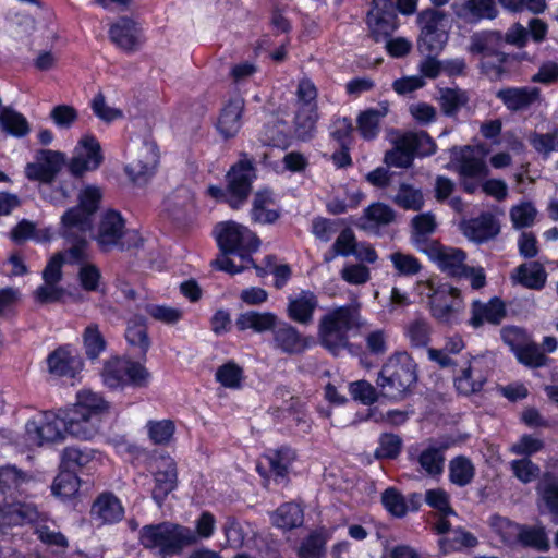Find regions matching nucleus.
<instances>
[{"label": "nucleus", "instance_id": "obj_1", "mask_svg": "<svg viewBox=\"0 0 558 558\" xmlns=\"http://www.w3.org/2000/svg\"><path fill=\"white\" fill-rule=\"evenodd\" d=\"M360 304L338 306L324 314L317 327L320 345L337 356L350 345L349 332L359 326Z\"/></svg>", "mask_w": 558, "mask_h": 558}, {"label": "nucleus", "instance_id": "obj_2", "mask_svg": "<svg viewBox=\"0 0 558 558\" xmlns=\"http://www.w3.org/2000/svg\"><path fill=\"white\" fill-rule=\"evenodd\" d=\"M93 238L102 253L129 252L143 246L141 234L129 229L125 218L114 209L101 213Z\"/></svg>", "mask_w": 558, "mask_h": 558}, {"label": "nucleus", "instance_id": "obj_3", "mask_svg": "<svg viewBox=\"0 0 558 558\" xmlns=\"http://www.w3.org/2000/svg\"><path fill=\"white\" fill-rule=\"evenodd\" d=\"M416 380V364L413 359L407 352H396L381 366L376 384L384 397L400 400Z\"/></svg>", "mask_w": 558, "mask_h": 558}, {"label": "nucleus", "instance_id": "obj_4", "mask_svg": "<svg viewBox=\"0 0 558 558\" xmlns=\"http://www.w3.org/2000/svg\"><path fill=\"white\" fill-rule=\"evenodd\" d=\"M140 541L145 548L157 549L162 558L179 555L184 547L197 543L193 530L172 522L145 525L140 532Z\"/></svg>", "mask_w": 558, "mask_h": 558}, {"label": "nucleus", "instance_id": "obj_5", "mask_svg": "<svg viewBox=\"0 0 558 558\" xmlns=\"http://www.w3.org/2000/svg\"><path fill=\"white\" fill-rule=\"evenodd\" d=\"M504 35L498 31H483L470 37L468 51L481 54V69L492 80H499L506 72L505 63L509 56L501 51Z\"/></svg>", "mask_w": 558, "mask_h": 558}, {"label": "nucleus", "instance_id": "obj_6", "mask_svg": "<svg viewBox=\"0 0 558 558\" xmlns=\"http://www.w3.org/2000/svg\"><path fill=\"white\" fill-rule=\"evenodd\" d=\"M215 238L223 254H238L243 262L253 264L251 254L259 247L258 236L247 227L235 221L219 222L214 230Z\"/></svg>", "mask_w": 558, "mask_h": 558}, {"label": "nucleus", "instance_id": "obj_7", "mask_svg": "<svg viewBox=\"0 0 558 558\" xmlns=\"http://www.w3.org/2000/svg\"><path fill=\"white\" fill-rule=\"evenodd\" d=\"M100 377L107 388L117 390L126 386H147L150 373L140 362L126 357L111 356L105 361Z\"/></svg>", "mask_w": 558, "mask_h": 558}, {"label": "nucleus", "instance_id": "obj_8", "mask_svg": "<svg viewBox=\"0 0 558 558\" xmlns=\"http://www.w3.org/2000/svg\"><path fill=\"white\" fill-rule=\"evenodd\" d=\"M421 295L429 301L432 316L439 323L452 325L464 310L460 291L448 284L436 286L433 281L420 284Z\"/></svg>", "mask_w": 558, "mask_h": 558}, {"label": "nucleus", "instance_id": "obj_9", "mask_svg": "<svg viewBox=\"0 0 558 558\" xmlns=\"http://www.w3.org/2000/svg\"><path fill=\"white\" fill-rule=\"evenodd\" d=\"M435 149V143L426 132H408L393 141V147L386 151L384 162L388 167L410 168L415 155L428 156Z\"/></svg>", "mask_w": 558, "mask_h": 558}, {"label": "nucleus", "instance_id": "obj_10", "mask_svg": "<svg viewBox=\"0 0 558 558\" xmlns=\"http://www.w3.org/2000/svg\"><path fill=\"white\" fill-rule=\"evenodd\" d=\"M102 191L95 185H87L78 193V206L69 209L62 216L63 227H66L68 236H72L75 230L87 232L92 229V216L97 211Z\"/></svg>", "mask_w": 558, "mask_h": 558}, {"label": "nucleus", "instance_id": "obj_11", "mask_svg": "<svg viewBox=\"0 0 558 558\" xmlns=\"http://www.w3.org/2000/svg\"><path fill=\"white\" fill-rule=\"evenodd\" d=\"M65 436L63 411L59 414L47 412L39 420L28 421L25 425V444L29 448L60 442Z\"/></svg>", "mask_w": 558, "mask_h": 558}, {"label": "nucleus", "instance_id": "obj_12", "mask_svg": "<svg viewBox=\"0 0 558 558\" xmlns=\"http://www.w3.org/2000/svg\"><path fill=\"white\" fill-rule=\"evenodd\" d=\"M456 390L463 396L480 392L487 381V372L481 357L465 353L458 365L451 367Z\"/></svg>", "mask_w": 558, "mask_h": 558}, {"label": "nucleus", "instance_id": "obj_13", "mask_svg": "<svg viewBox=\"0 0 558 558\" xmlns=\"http://www.w3.org/2000/svg\"><path fill=\"white\" fill-rule=\"evenodd\" d=\"M254 177L253 165L247 159H241L227 173V191L229 193L227 203L232 208H239L247 198Z\"/></svg>", "mask_w": 558, "mask_h": 558}, {"label": "nucleus", "instance_id": "obj_14", "mask_svg": "<svg viewBox=\"0 0 558 558\" xmlns=\"http://www.w3.org/2000/svg\"><path fill=\"white\" fill-rule=\"evenodd\" d=\"M157 162L158 153L156 145L146 142L134 149L124 170L134 183L144 184L154 174Z\"/></svg>", "mask_w": 558, "mask_h": 558}, {"label": "nucleus", "instance_id": "obj_15", "mask_svg": "<svg viewBox=\"0 0 558 558\" xmlns=\"http://www.w3.org/2000/svg\"><path fill=\"white\" fill-rule=\"evenodd\" d=\"M102 162L101 147L90 135L83 136L74 150L68 167L71 174L80 177L87 171L96 170Z\"/></svg>", "mask_w": 558, "mask_h": 558}, {"label": "nucleus", "instance_id": "obj_16", "mask_svg": "<svg viewBox=\"0 0 558 558\" xmlns=\"http://www.w3.org/2000/svg\"><path fill=\"white\" fill-rule=\"evenodd\" d=\"M313 344V338L301 333L294 326L278 322L272 331V347L287 355H302Z\"/></svg>", "mask_w": 558, "mask_h": 558}, {"label": "nucleus", "instance_id": "obj_17", "mask_svg": "<svg viewBox=\"0 0 558 558\" xmlns=\"http://www.w3.org/2000/svg\"><path fill=\"white\" fill-rule=\"evenodd\" d=\"M65 155L58 150L41 149L36 161L28 163L25 173L28 179L50 183L65 165Z\"/></svg>", "mask_w": 558, "mask_h": 558}, {"label": "nucleus", "instance_id": "obj_18", "mask_svg": "<svg viewBox=\"0 0 558 558\" xmlns=\"http://www.w3.org/2000/svg\"><path fill=\"white\" fill-rule=\"evenodd\" d=\"M368 25L375 40L390 36L397 28V14L390 0H373Z\"/></svg>", "mask_w": 558, "mask_h": 558}, {"label": "nucleus", "instance_id": "obj_19", "mask_svg": "<svg viewBox=\"0 0 558 558\" xmlns=\"http://www.w3.org/2000/svg\"><path fill=\"white\" fill-rule=\"evenodd\" d=\"M155 487L153 499L161 506L166 497L177 487L178 472L174 460L169 456H161L155 461Z\"/></svg>", "mask_w": 558, "mask_h": 558}, {"label": "nucleus", "instance_id": "obj_20", "mask_svg": "<svg viewBox=\"0 0 558 558\" xmlns=\"http://www.w3.org/2000/svg\"><path fill=\"white\" fill-rule=\"evenodd\" d=\"M66 435L82 440L94 438L100 429V417L76 408L63 411Z\"/></svg>", "mask_w": 558, "mask_h": 558}, {"label": "nucleus", "instance_id": "obj_21", "mask_svg": "<svg viewBox=\"0 0 558 558\" xmlns=\"http://www.w3.org/2000/svg\"><path fill=\"white\" fill-rule=\"evenodd\" d=\"M44 518L36 506L32 504L12 502L0 506V533L25 523H35Z\"/></svg>", "mask_w": 558, "mask_h": 558}, {"label": "nucleus", "instance_id": "obj_22", "mask_svg": "<svg viewBox=\"0 0 558 558\" xmlns=\"http://www.w3.org/2000/svg\"><path fill=\"white\" fill-rule=\"evenodd\" d=\"M459 229L470 241L484 243L499 234L500 223L493 214L482 213L475 218L462 220Z\"/></svg>", "mask_w": 558, "mask_h": 558}, {"label": "nucleus", "instance_id": "obj_23", "mask_svg": "<svg viewBox=\"0 0 558 558\" xmlns=\"http://www.w3.org/2000/svg\"><path fill=\"white\" fill-rule=\"evenodd\" d=\"M411 241L417 251L425 254H436L439 243L432 239L436 231L437 222L432 213H424L413 217L411 221Z\"/></svg>", "mask_w": 558, "mask_h": 558}, {"label": "nucleus", "instance_id": "obj_24", "mask_svg": "<svg viewBox=\"0 0 558 558\" xmlns=\"http://www.w3.org/2000/svg\"><path fill=\"white\" fill-rule=\"evenodd\" d=\"M456 170L461 178L483 180L489 174V169L478 148L464 146L456 158Z\"/></svg>", "mask_w": 558, "mask_h": 558}, {"label": "nucleus", "instance_id": "obj_25", "mask_svg": "<svg viewBox=\"0 0 558 558\" xmlns=\"http://www.w3.org/2000/svg\"><path fill=\"white\" fill-rule=\"evenodd\" d=\"M8 36L16 43H25L31 39L37 29L35 17L25 11L11 9L4 16Z\"/></svg>", "mask_w": 558, "mask_h": 558}, {"label": "nucleus", "instance_id": "obj_26", "mask_svg": "<svg viewBox=\"0 0 558 558\" xmlns=\"http://www.w3.org/2000/svg\"><path fill=\"white\" fill-rule=\"evenodd\" d=\"M496 97L511 111H521L527 109L533 104L539 101L541 92L537 87H507L499 89Z\"/></svg>", "mask_w": 558, "mask_h": 558}, {"label": "nucleus", "instance_id": "obj_27", "mask_svg": "<svg viewBox=\"0 0 558 558\" xmlns=\"http://www.w3.org/2000/svg\"><path fill=\"white\" fill-rule=\"evenodd\" d=\"M465 343L459 336H452L446 339L440 349H428L427 354L430 361L438 364L440 368H451L461 362L465 355L463 353Z\"/></svg>", "mask_w": 558, "mask_h": 558}, {"label": "nucleus", "instance_id": "obj_28", "mask_svg": "<svg viewBox=\"0 0 558 558\" xmlns=\"http://www.w3.org/2000/svg\"><path fill=\"white\" fill-rule=\"evenodd\" d=\"M317 306V296L311 291H302L298 296L289 299L288 316L298 324L310 325Z\"/></svg>", "mask_w": 558, "mask_h": 558}, {"label": "nucleus", "instance_id": "obj_29", "mask_svg": "<svg viewBox=\"0 0 558 558\" xmlns=\"http://www.w3.org/2000/svg\"><path fill=\"white\" fill-rule=\"evenodd\" d=\"M48 371L58 377H75L82 368V362L66 348H59L47 357Z\"/></svg>", "mask_w": 558, "mask_h": 558}, {"label": "nucleus", "instance_id": "obj_30", "mask_svg": "<svg viewBox=\"0 0 558 558\" xmlns=\"http://www.w3.org/2000/svg\"><path fill=\"white\" fill-rule=\"evenodd\" d=\"M278 316L271 312L247 311L241 313L235 319L240 331L253 330L257 333L274 331L278 325Z\"/></svg>", "mask_w": 558, "mask_h": 558}, {"label": "nucleus", "instance_id": "obj_31", "mask_svg": "<svg viewBox=\"0 0 558 558\" xmlns=\"http://www.w3.org/2000/svg\"><path fill=\"white\" fill-rule=\"evenodd\" d=\"M498 526L507 527L509 534L517 535L523 546L533 547L538 550H546L549 546L548 539L543 529L541 527H527L514 524L509 520H498Z\"/></svg>", "mask_w": 558, "mask_h": 558}, {"label": "nucleus", "instance_id": "obj_32", "mask_svg": "<svg viewBox=\"0 0 558 558\" xmlns=\"http://www.w3.org/2000/svg\"><path fill=\"white\" fill-rule=\"evenodd\" d=\"M428 256L437 260L440 269L451 277H462L466 274L468 267L464 265L465 253L460 248L437 246L436 254Z\"/></svg>", "mask_w": 558, "mask_h": 558}, {"label": "nucleus", "instance_id": "obj_33", "mask_svg": "<svg viewBox=\"0 0 558 558\" xmlns=\"http://www.w3.org/2000/svg\"><path fill=\"white\" fill-rule=\"evenodd\" d=\"M31 481L32 476L15 465L8 464L0 468V492L5 496L14 497L24 494Z\"/></svg>", "mask_w": 558, "mask_h": 558}, {"label": "nucleus", "instance_id": "obj_34", "mask_svg": "<svg viewBox=\"0 0 558 558\" xmlns=\"http://www.w3.org/2000/svg\"><path fill=\"white\" fill-rule=\"evenodd\" d=\"M166 206L174 220L185 221L194 215V195L189 189H178L167 198Z\"/></svg>", "mask_w": 558, "mask_h": 558}, {"label": "nucleus", "instance_id": "obj_35", "mask_svg": "<svg viewBox=\"0 0 558 558\" xmlns=\"http://www.w3.org/2000/svg\"><path fill=\"white\" fill-rule=\"evenodd\" d=\"M505 316V305L499 299H493L488 303L474 301L470 323L474 327H480L484 322L497 325Z\"/></svg>", "mask_w": 558, "mask_h": 558}, {"label": "nucleus", "instance_id": "obj_36", "mask_svg": "<svg viewBox=\"0 0 558 558\" xmlns=\"http://www.w3.org/2000/svg\"><path fill=\"white\" fill-rule=\"evenodd\" d=\"M138 34L137 24L128 17H121L109 31L111 40L124 50L136 48L138 45Z\"/></svg>", "mask_w": 558, "mask_h": 558}, {"label": "nucleus", "instance_id": "obj_37", "mask_svg": "<svg viewBox=\"0 0 558 558\" xmlns=\"http://www.w3.org/2000/svg\"><path fill=\"white\" fill-rule=\"evenodd\" d=\"M243 109L244 101L240 98L230 100L223 108L218 121V129L225 137H233L239 132Z\"/></svg>", "mask_w": 558, "mask_h": 558}, {"label": "nucleus", "instance_id": "obj_38", "mask_svg": "<svg viewBox=\"0 0 558 558\" xmlns=\"http://www.w3.org/2000/svg\"><path fill=\"white\" fill-rule=\"evenodd\" d=\"M469 99L468 93L459 87L439 88L437 97L440 109L447 117H456L468 105Z\"/></svg>", "mask_w": 558, "mask_h": 558}, {"label": "nucleus", "instance_id": "obj_39", "mask_svg": "<svg viewBox=\"0 0 558 558\" xmlns=\"http://www.w3.org/2000/svg\"><path fill=\"white\" fill-rule=\"evenodd\" d=\"M447 446L435 447L428 446L423 449L418 457L417 462L421 470L430 477L440 476L444 472L445 466V450Z\"/></svg>", "mask_w": 558, "mask_h": 558}, {"label": "nucleus", "instance_id": "obj_40", "mask_svg": "<svg viewBox=\"0 0 558 558\" xmlns=\"http://www.w3.org/2000/svg\"><path fill=\"white\" fill-rule=\"evenodd\" d=\"M475 476V466L465 456H457L449 461L448 477L451 484L464 487L472 483Z\"/></svg>", "mask_w": 558, "mask_h": 558}, {"label": "nucleus", "instance_id": "obj_41", "mask_svg": "<svg viewBox=\"0 0 558 558\" xmlns=\"http://www.w3.org/2000/svg\"><path fill=\"white\" fill-rule=\"evenodd\" d=\"M0 130L14 137H24L31 132L27 119L11 107L0 111Z\"/></svg>", "mask_w": 558, "mask_h": 558}, {"label": "nucleus", "instance_id": "obj_42", "mask_svg": "<svg viewBox=\"0 0 558 558\" xmlns=\"http://www.w3.org/2000/svg\"><path fill=\"white\" fill-rule=\"evenodd\" d=\"M547 274L544 267L536 262L522 264L515 269L513 279L529 289H542L546 282Z\"/></svg>", "mask_w": 558, "mask_h": 558}, {"label": "nucleus", "instance_id": "obj_43", "mask_svg": "<svg viewBox=\"0 0 558 558\" xmlns=\"http://www.w3.org/2000/svg\"><path fill=\"white\" fill-rule=\"evenodd\" d=\"M125 339L128 343L136 349L140 354L145 355L150 347L146 322L144 317H134L129 320L125 330Z\"/></svg>", "mask_w": 558, "mask_h": 558}, {"label": "nucleus", "instance_id": "obj_44", "mask_svg": "<svg viewBox=\"0 0 558 558\" xmlns=\"http://www.w3.org/2000/svg\"><path fill=\"white\" fill-rule=\"evenodd\" d=\"M74 408L87 412L96 417L107 413L110 409V403L100 395L90 389H83L77 392L76 402Z\"/></svg>", "mask_w": 558, "mask_h": 558}, {"label": "nucleus", "instance_id": "obj_45", "mask_svg": "<svg viewBox=\"0 0 558 558\" xmlns=\"http://www.w3.org/2000/svg\"><path fill=\"white\" fill-rule=\"evenodd\" d=\"M395 218L396 213L390 206L384 203H374L364 210L360 226L363 229H372L377 226L389 225Z\"/></svg>", "mask_w": 558, "mask_h": 558}, {"label": "nucleus", "instance_id": "obj_46", "mask_svg": "<svg viewBox=\"0 0 558 558\" xmlns=\"http://www.w3.org/2000/svg\"><path fill=\"white\" fill-rule=\"evenodd\" d=\"M388 113V107L383 106L378 109H368L362 112L357 118V130L364 140L375 138L380 129V121Z\"/></svg>", "mask_w": 558, "mask_h": 558}, {"label": "nucleus", "instance_id": "obj_47", "mask_svg": "<svg viewBox=\"0 0 558 558\" xmlns=\"http://www.w3.org/2000/svg\"><path fill=\"white\" fill-rule=\"evenodd\" d=\"M318 119V108H296L293 121L296 137L303 141L312 138Z\"/></svg>", "mask_w": 558, "mask_h": 558}, {"label": "nucleus", "instance_id": "obj_48", "mask_svg": "<svg viewBox=\"0 0 558 558\" xmlns=\"http://www.w3.org/2000/svg\"><path fill=\"white\" fill-rule=\"evenodd\" d=\"M92 514L102 522H114L121 519L123 508L112 495H101L92 507Z\"/></svg>", "mask_w": 558, "mask_h": 558}, {"label": "nucleus", "instance_id": "obj_49", "mask_svg": "<svg viewBox=\"0 0 558 558\" xmlns=\"http://www.w3.org/2000/svg\"><path fill=\"white\" fill-rule=\"evenodd\" d=\"M274 199L268 192L255 195L251 211L252 220L257 223H272L279 218L278 210L271 208Z\"/></svg>", "mask_w": 558, "mask_h": 558}, {"label": "nucleus", "instance_id": "obj_50", "mask_svg": "<svg viewBox=\"0 0 558 558\" xmlns=\"http://www.w3.org/2000/svg\"><path fill=\"white\" fill-rule=\"evenodd\" d=\"M392 201L399 207L417 211L424 205V196L421 189L409 183H400Z\"/></svg>", "mask_w": 558, "mask_h": 558}, {"label": "nucleus", "instance_id": "obj_51", "mask_svg": "<svg viewBox=\"0 0 558 558\" xmlns=\"http://www.w3.org/2000/svg\"><path fill=\"white\" fill-rule=\"evenodd\" d=\"M303 510L293 502H288L279 507L274 514V523L283 530H291L303 524Z\"/></svg>", "mask_w": 558, "mask_h": 558}, {"label": "nucleus", "instance_id": "obj_52", "mask_svg": "<svg viewBox=\"0 0 558 558\" xmlns=\"http://www.w3.org/2000/svg\"><path fill=\"white\" fill-rule=\"evenodd\" d=\"M537 492L547 509L558 514V474L545 473L537 485Z\"/></svg>", "mask_w": 558, "mask_h": 558}, {"label": "nucleus", "instance_id": "obj_53", "mask_svg": "<svg viewBox=\"0 0 558 558\" xmlns=\"http://www.w3.org/2000/svg\"><path fill=\"white\" fill-rule=\"evenodd\" d=\"M327 539L326 531L312 532L299 546L298 556L300 558H320L325 554Z\"/></svg>", "mask_w": 558, "mask_h": 558}, {"label": "nucleus", "instance_id": "obj_54", "mask_svg": "<svg viewBox=\"0 0 558 558\" xmlns=\"http://www.w3.org/2000/svg\"><path fill=\"white\" fill-rule=\"evenodd\" d=\"M85 354L96 360L106 350L107 342L97 324H89L83 332Z\"/></svg>", "mask_w": 558, "mask_h": 558}, {"label": "nucleus", "instance_id": "obj_55", "mask_svg": "<svg viewBox=\"0 0 558 558\" xmlns=\"http://www.w3.org/2000/svg\"><path fill=\"white\" fill-rule=\"evenodd\" d=\"M10 236L12 241L21 244L31 239L37 241H49L51 234L48 230L37 231L34 222L24 219L12 229Z\"/></svg>", "mask_w": 558, "mask_h": 558}, {"label": "nucleus", "instance_id": "obj_56", "mask_svg": "<svg viewBox=\"0 0 558 558\" xmlns=\"http://www.w3.org/2000/svg\"><path fill=\"white\" fill-rule=\"evenodd\" d=\"M295 459V452L290 448H280L267 457L270 472L276 476L283 478L291 463Z\"/></svg>", "mask_w": 558, "mask_h": 558}, {"label": "nucleus", "instance_id": "obj_57", "mask_svg": "<svg viewBox=\"0 0 558 558\" xmlns=\"http://www.w3.org/2000/svg\"><path fill=\"white\" fill-rule=\"evenodd\" d=\"M80 480L70 471L59 473L51 486L52 493L61 498H71L78 492Z\"/></svg>", "mask_w": 558, "mask_h": 558}, {"label": "nucleus", "instance_id": "obj_58", "mask_svg": "<svg viewBox=\"0 0 558 558\" xmlns=\"http://www.w3.org/2000/svg\"><path fill=\"white\" fill-rule=\"evenodd\" d=\"M295 97L296 108H318V89L308 77H303L299 81Z\"/></svg>", "mask_w": 558, "mask_h": 558}, {"label": "nucleus", "instance_id": "obj_59", "mask_svg": "<svg viewBox=\"0 0 558 558\" xmlns=\"http://www.w3.org/2000/svg\"><path fill=\"white\" fill-rule=\"evenodd\" d=\"M243 369L234 362H228L216 372V379L227 388L236 389L241 386Z\"/></svg>", "mask_w": 558, "mask_h": 558}, {"label": "nucleus", "instance_id": "obj_60", "mask_svg": "<svg viewBox=\"0 0 558 558\" xmlns=\"http://www.w3.org/2000/svg\"><path fill=\"white\" fill-rule=\"evenodd\" d=\"M94 456V450L68 447L63 450L62 463L66 469L83 468L93 461Z\"/></svg>", "mask_w": 558, "mask_h": 558}, {"label": "nucleus", "instance_id": "obj_61", "mask_svg": "<svg viewBox=\"0 0 558 558\" xmlns=\"http://www.w3.org/2000/svg\"><path fill=\"white\" fill-rule=\"evenodd\" d=\"M447 39L446 32L421 33L417 48L424 54H436L444 49Z\"/></svg>", "mask_w": 558, "mask_h": 558}, {"label": "nucleus", "instance_id": "obj_62", "mask_svg": "<svg viewBox=\"0 0 558 558\" xmlns=\"http://www.w3.org/2000/svg\"><path fill=\"white\" fill-rule=\"evenodd\" d=\"M537 210L531 202H523L510 209V218L518 229L530 227L534 223Z\"/></svg>", "mask_w": 558, "mask_h": 558}, {"label": "nucleus", "instance_id": "obj_63", "mask_svg": "<svg viewBox=\"0 0 558 558\" xmlns=\"http://www.w3.org/2000/svg\"><path fill=\"white\" fill-rule=\"evenodd\" d=\"M515 355L521 363L531 367L543 366L547 360L538 345L531 340H527L522 348L515 352Z\"/></svg>", "mask_w": 558, "mask_h": 558}, {"label": "nucleus", "instance_id": "obj_64", "mask_svg": "<svg viewBox=\"0 0 558 558\" xmlns=\"http://www.w3.org/2000/svg\"><path fill=\"white\" fill-rule=\"evenodd\" d=\"M430 326L422 318L411 322L407 327V335L414 347H426L430 340Z\"/></svg>", "mask_w": 558, "mask_h": 558}]
</instances>
